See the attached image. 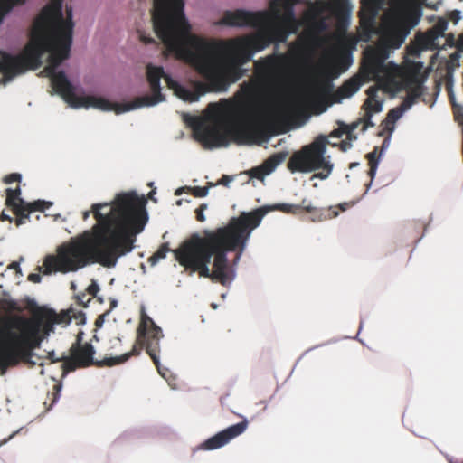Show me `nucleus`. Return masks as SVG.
<instances>
[{
  "label": "nucleus",
  "instance_id": "f257e3e1",
  "mask_svg": "<svg viewBox=\"0 0 463 463\" xmlns=\"http://www.w3.org/2000/svg\"><path fill=\"white\" fill-rule=\"evenodd\" d=\"M184 7V0H154L152 22L165 46L164 55L171 53L184 61L206 81L194 80L190 90L167 77V86L184 101L195 102L207 92L225 91L243 77L242 66L253 54L272 43L266 26L259 27L256 33L225 40L193 34Z\"/></svg>",
  "mask_w": 463,
  "mask_h": 463
},
{
  "label": "nucleus",
  "instance_id": "f03ea898",
  "mask_svg": "<svg viewBox=\"0 0 463 463\" xmlns=\"http://www.w3.org/2000/svg\"><path fill=\"white\" fill-rule=\"evenodd\" d=\"M146 203L132 192L117 194L111 203L92 204L96 223L91 231L60 245L56 255H48L43 274L74 272L93 263L114 268L119 258L134 250L137 236L148 221Z\"/></svg>",
  "mask_w": 463,
  "mask_h": 463
},
{
  "label": "nucleus",
  "instance_id": "7ed1b4c3",
  "mask_svg": "<svg viewBox=\"0 0 463 463\" xmlns=\"http://www.w3.org/2000/svg\"><path fill=\"white\" fill-rule=\"evenodd\" d=\"M267 206L251 212H241L232 217L225 226L215 230H204L203 236L194 234L177 250L175 256L180 265L201 277L226 285L232 279L227 253L235 252V261L244 252L251 232L260 224L268 213Z\"/></svg>",
  "mask_w": 463,
  "mask_h": 463
},
{
  "label": "nucleus",
  "instance_id": "20e7f679",
  "mask_svg": "<svg viewBox=\"0 0 463 463\" xmlns=\"http://www.w3.org/2000/svg\"><path fill=\"white\" fill-rule=\"evenodd\" d=\"M74 23L72 8L66 6V17L61 13L60 4L43 8L33 22L29 43L23 53L14 55L21 57L24 64L23 72L27 69H38L42 65L43 56L50 52L48 64L42 74L56 73L61 63L69 58L72 43Z\"/></svg>",
  "mask_w": 463,
  "mask_h": 463
},
{
  "label": "nucleus",
  "instance_id": "39448f33",
  "mask_svg": "<svg viewBox=\"0 0 463 463\" xmlns=\"http://www.w3.org/2000/svg\"><path fill=\"white\" fill-rule=\"evenodd\" d=\"M137 333V340L130 352L115 357L104 358L103 360H94L95 349L93 345L88 342L82 343V332H80L77 335L75 343L70 348V356H63V364L61 365L63 373L90 365L111 367L120 364L128 361L131 356L139 355L142 349L145 348L158 373L165 376L159 362L160 339L164 336L162 329L155 324L149 316L142 313Z\"/></svg>",
  "mask_w": 463,
  "mask_h": 463
},
{
  "label": "nucleus",
  "instance_id": "423d86ee",
  "mask_svg": "<svg viewBox=\"0 0 463 463\" xmlns=\"http://www.w3.org/2000/svg\"><path fill=\"white\" fill-rule=\"evenodd\" d=\"M41 323L23 316L2 320L0 327V374L20 363L34 365V350L42 343Z\"/></svg>",
  "mask_w": 463,
  "mask_h": 463
},
{
  "label": "nucleus",
  "instance_id": "0eeeda50",
  "mask_svg": "<svg viewBox=\"0 0 463 463\" xmlns=\"http://www.w3.org/2000/svg\"><path fill=\"white\" fill-rule=\"evenodd\" d=\"M216 25L232 27H264L269 32L272 43H286L291 33L298 30L299 23L296 18L292 4L284 0H270L269 10L246 11L237 9L225 11Z\"/></svg>",
  "mask_w": 463,
  "mask_h": 463
},
{
  "label": "nucleus",
  "instance_id": "6e6552de",
  "mask_svg": "<svg viewBox=\"0 0 463 463\" xmlns=\"http://www.w3.org/2000/svg\"><path fill=\"white\" fill-rule=\"evenodd\" d=\"M213 114L208 118H194L191 123L194 138L206 149L225 146L229 139L237 144H250L264 134L262 127L254 121L230 126L221 116V108L210 103Z\"/></svg>",
  "mask_w": 463,
  "mask_h": 463
},
{
  "label": "nucleus",
  "instance_id": "1a4fd4ad",
  "mask_svg": "<svg viewBox=\"0 0 463 463\" xmlns=\"http://www.w3.org/2000/svg\"><path fill=\"white\" fill-rule=\"evenodd\" d=\"M146 76L152 95H145L135 98L132 101L126 103H113L109 100L97 96H79L73 108H95L102 111H115L116 114H121L142 107H151L165 100V96L161 93L160 80L162 78L166 81L167 77L163 67L154 66L151 63L146 65Z\"/></svg>",
  "mask_w": 463,
  "mask_h": 463
},
{
  "label": "nucleus",
  "instance_id": "9d476101",
  "mask_svg": "<svg viewBox=\"0 0 463 463\" xmlns=\"http://www.w3.org/2000/svg\"><path fill=\"white\" fill-rule=\"evenodd\" d=\"M327 144L326 136L316 137L312 143L293 153L288 162V170L291 173H310L323 169L326 173H319L316 176L321 179L327 177L332 170V165L325 157Z\"/></svg>",
  "mask_w": 463,
  "mask_h": 463
},
{
  "label": "nucleus",
  "instance_id": "9b49d317",
  "mask_svg": "<svg viewBox=\"0 0 463 463\" xmlns=\"http://www.w3.org/2000/svg\"><path fill=\"white\" fill-rule=\"evenodd\" d=\"M390 52L380 42L374 47H368L364 53V67L368 73L373 77H379L381 74L399 75L401 69L398 65L393 62L385 63Z\"/></svg>",
  "mask_w": 463,
  "mask_h": 463
},
{
  "label": "nucleus",
  "instance_id": "f8f14e48",
  "mask_svg": "<svg viewBox=\"0 0 463 463\" xmlns=\"http://www.w3.org/2000/svg\"><path fill=\"white\" fill-rule=\"evenodd\" d=\"M288 57L276 52L254 61L256 75L262 80L269 83H276L284 75Z\"/></svg>",
  "mask_w": 463,
  "mask_h": 463
},
{
  "label": "nucleus",
  "instance_id": "ddd939ff",
  "mask_svg": "<svg viewBox=\"0 0 463 463\" xmlns=\"http://www.w3.org/2000/svg\"><path fill=\"white\" fill-rule=\"evenodd\" d=\"M416 24H409L405 19H397L388 24L380 36L379 42L390 52L398 49L404 43L411 27Z\"/></svg>",
  "mask_w": 463,
  "mask_h": 463
},
{
  "label": "nucleus",
  "instance_id": "4468645a",
  "mask_svg": "<svg viewBox=\"0 0 463 463\" xmlns=\"http://www.w3.org/2000/svg\"><path fill=\"white\" fill-rule=\"evenodd\" d=\"M248 420L244 419L242 421L232 425L225 430L218 432L214 436L209 438L199 446V449L213 450L223 447L228 444L232 439L242 434L247 427Z\"/></svg>",
  "mask_w": 463,
  "mask_h": 463
},
{
  "label": "nucleus",
  "instance_id": "2eb2a0df",
  "mask_svg": "<svg viewBox=\"0 0 463 463\" xmlns=\"http://www.w3.org/2000/svg\"><path fill=\"white\" fill-rule=\"evenodd\" d=\"M51 79L53 90L59 94L72 108L79 96L74 91V87L67 78L64 71H58L52 75H45Z\"/></svg>",
  "mask_w": 463,
  "mask_h": 463
},
{
  "label": "nucleus",
  "instance_id": "dca6fc26",
  "mask_svg": "<svg viewBox=\"0 0 463 463\" xmlns=\"http://www.w3.org/2000/svg\"><path fill=\"white\" fill-rule=\"evenodd\" d=\"M23 69L21 57H14V55L0 51V73L3 74L0 83L5 84L11 81L15 76L23 73Z\"/></svg>",
  "mask_w": 463,
  "mask_h": 463
},
{
  "label": "nucleus",
  "instance_id": "f3484780",
  "mask_svg": "<svg viewBox=\"0 0 463 463\" xmlns=\"http://www.w3.org/2000/svg\"><path fill=\"white\" fill-rule=\"evenodd\" d=\"M6 199L5 205L10 208L13 213L16 216L15 218V225L20 226L23 224L21 213L24 205L26 202L21 198V188L18 185L15 189L7 188L5 190Z\"/></svg>",
  "mask_w": 463,
  "mask_h": 463
},
{
  "label": "nucleus",
  "instance_id": "a211bd4d",
  "mask_svg": "<svg viewBox=\"0 0 463 463\" xmlns=\"http://www.w3.org/2000/svg\"><path fill=\"white\" fill-rule=\"evenodd\" d=\"M404 81L407 89V96L401 105L402 110L409 109L422 94L421 86L416 76H406Z\"/></svg>",
  "mask_w": 463,
  "mask_h": 463
},
{
  "label": "nucleus",
  "instance_id": "6ab92c4d",
  "mask_svg": "<svg viewBox=\"0 0 463 463\" xmlns=\"http://www.w3.org/2000/svg\"><path fill=\"white\" fill-rule=\"evenodd\" d=\"M52 205V203L47 202L44 200H36L32 203H27L24 205L22 209V221L23 224H24L30 218V213L33 212H41L43 213L45 210L49 209Z\"/></svg>",
  "mask_w": 463,
  "mask_h": 463
},
{
  "label": "nucleus",
  "instance_id": "aec40b11",
  "mask_svg": "<svg viewBox=\"0 0 463 463\" xmlns=\"http://www.w3.org/2000/svg\"><path fill=\"white\" fill-rule=\"evenodd\" d=\"M361 84H362V81L359 78H351L349 80H347L346 81H345L342 86H340L336 92H335V95L337 96L338 98V100L340 99H346V98H350L351 96H353L355 92L358 91V90L360 89L361 87Z\"/></svg>",
  "mask_w": 463,
  "mask_h": 463
},
{
  "label": "nucleus",
  "instance_id": "412c9836",
  "mask_svg": "<svg viewBox=\"0 0 463 463\" xmlns=\"http://www.w3.org/2000/svg\"><path fill=\"white\" fill-rule=\"evenodd\" d=\"M276 209H280L286 213H297L300 211H305L309 213H317L318 209L315 206H312L307 199H303L301 203L298 205L294 204H280L275 207Z\"/></svg>",
  "mask_w": 463,
  "mask_h": 463
},
{
  "label": "nucleus",
  "instance_id": "4be33fe9",
  "mask_svg": "<svg viewBox=\"0 0 463 463\" xmlns=\"http://www.w3.org/2000/svg\"><path fill=\"white\" fill-rule=\"evenodd\" d=\"M287 157L286 152H279L270 156L264 162V166L268 168V172H272L279 165L283 163Z\"/></svg>",
  "mask_w": 463,
  "mask_h": 463
},
{
  "label": "nucleus",
  "instance_id": "5701e85b",
  "mask_svg": "<svg viewBox=\"0 0 463 463\" xmlns=\"http://www.w3.org/2000/svg\"><path fill=\"white\" fill-rule=\"evenodd\" d=\"M447 27L448 21L445 18H439L432 29L429 32L430 39L434 40L439 36H444Z\"/></svg>",
  "mask_w": 463,
  "mask_h": 463
},
{
  "label": "nucleus",
  "instance_id": "b1692460",
  "mask_svg": "<svg viewBox=\"0 0 463 463\" xmlns=\"http://www.w3.org/2000/svg\"><path fill=\"white\" fill-rule=\"evenodd\" d=\"M366 158L368 160V165H369L368 175L371 177V180H373L376 174L378 161H379V159L377 157V147H375L373 152L368 153L366 155Z\"/></svg>",
  "mask_w": 463,
  "mask_h": 463
},
{
  "label": "nucleus",
  "instance_id": "393cba45",
  "mask_svg": "<svg viewBox=\"0 0 463 463\" xmlns=\"http://www.w3.org/2000/svg\"><path fill=\"white\" fill-rule=\"evenodd\" d=\"M23 3L24 0H0V23L4 16L9 13L14 6Z\"/></svg>",
  "mask_w": 463,
  "mask_h": 463
},
{
  "label": "nucleus",
  "instance_id": "a878e982",
  "mask_svg": "<svg viewBox=\"0 0 463 463\" xmlns=\"http://www.w3.org/2000/svg\"><path fill=\"white\" fill-rule=\"evenodd\" d=\"M355 41L349 39L347 37H343L339 39L337 43V49L340 52H345V56L347 58L349 53H347L348 50H352L355 48Z\"/></svg>",
  "mask_w": 463,
  "mask_h": 463
},
{
  "label": "nucleus",
  "instance_id": "bb28decb",
  "mask_svg": "<svg viewBox=\"0 0 463 463\" xmlns=\"http://www.w3.org/2000/svg\"><path fill=\"white\" fill-rule=\"evenodd\" d=\"M215 186L213 183H208L207 186H194V187H186L187 191L192 194L194 197L202 198L205 197L209 193V188Z\"/></svg>",
  "mask_w": 463,
  "mask_h": 463
},
{
  "label": "nucleus",
  "instance_id": "cd10ccee",
  "mask_svg": "<svg viewBox=\"0 0 463 463\" xmlns=\"http://www.w3.org/2000/svg\"><path fill=\"white\" fill-rule=\"evenodd\" d=\"M170 250L168 243H163L159 249L149 258L151 265H155L158 260L165 258L167 252Z\"/></svg>",
  "mask_w": 463,
  "mask_h": 463
},
{
  "label": "nucleus",
  "instance_id": "c85d7f7f",
  "mask_svg": "<svg viewBox=\"0 0 463 463\" xmlns=\"http://www.w3.org/2000/svg\"><path fill=\"white\" fill-rule=\"evenodd\" d=\"M449 99L452 103L454 118L458 123V125H460L462 127V130H463V106L456 104L454 102V97L451 94H449Z\"/></svg>",
  "mask_w": 463,
  "mask_h": 463
},
{
  "label": "nucleus",
  "instance_id": "c756f323",
  "mask_svg": "<svg viewBox=\"0 0 463 463\" xmlns=\"http://www.w3.org/2000/svg\"><path fill=\"white\" fill-rule=\"evenodd\" d=\"M364 109L366 112L370 111L372 114L377 113L382 110V103L377 99L365 100Z\"/></svg>",
  "mask_w": 463,
  "mask_h": 463
},
{
  "label": "nucleus",
  "instance_id": "7c9ffc66",
  "mask_svg": "<svg viewBox=\"0 0 463 463\" xmlns=\"http://www.w3.org/2000/svg\"><path fill=\"white\" fill-rule=\"evenodd\" d=\"M270 173L271 172H268V168L264 166V163L262 164L261 166L251 169V176L257 179H262L265 175Z\"/></svg>",
  "mask_w": 463,
  "mask_h": 463
},
{
  "label": "nucleus",
  "instance_id": "2f4dec72",
  "mask_svg": "<svg viewBox=\"0 0 463 463\" xmlns=\"http://www.w3.org/2000/svg\"><path fill=\"white\" fill-rule=\"evenodd\" d=\"M373 114L368 111L364 112L363 118L360 119L361 123H363L362 131L364 132L368 128L373 127L374 123L372 121Z\"/></svg>",
  "mask_w": 463,
  "mask_h": 463
},
{
  "label": "nucleus",
  "instance_id": "473e14b6",
  "mask_svg": "<svg viewBox=\"0 0 463 463\" xmlns=\"http://www.w3.org/2000/svg\"><path fill=\"white\" fill-rule=\"evenodd\" d=\"M305 46L300 42H293L289 44V52L294 55H299L304 52Z\"/></svg>",
  "mask_w": 463,
  "mask_h": 463
},
{
  "label": "nucleus",
  "instance_id": "72a5a7b5",
  "mask_svg": "<svg viewBox=\"0 0 463 463\" xmlns=\"http://www.w3.org/2000/svg\"><path fill=\"white\" fill-rule=\"evenodd\" d=\"M333 5L336 12L344 13L347 9L348 1L347 0H334Z\"/></svg>",
  "mask_w": 463,
  "mask_h": 463
},
{
  "label": "nucleus",
  "instance_id": "f704fd0d",
  "mask_svg": "<svg viewBox=\"0 0 463 463\" xmlns=\"http://www.w3.org/2000/svg\"><path fill=\"white\" fill-rule=\"evenodd\" d=\"M208 208L206 203H201L198 208L195 209V217L198 222H204L205 216L203 212Z\"/></svg>",
  "mask_w": 463,
  "mask_h": 463
},
{
  "label": "nucleus",
  "instance_id": "c9c22d12",
  "mask_svg": "<svg viewBox=\"0 0 463 463\" xmlns=\"http://www.w3.org/2000/svg\"><path fill=\"white\" fill-rule=\"evenodd\" d=\"M21 175L18 174V173H13V174H10V175H7L4 177L3 181L5 183V184H12L14 182H20L21 181Z\"/></svg>",
  "mask_w": 463,
  "mask_h": 463
},
{
  "label": "nucleus",
  "instance_id": "e433bc0d",
  "mask_svg": "<svg viewBox=\"0 0 463 463\" xmlns=\"http://www.w3.org/2000/svg\"><path fill=\"white\" fill-rule=\"evenodd\" d=\"M99 291V286L95 280H92L91 284L87 288V293L91 295L93 298H96Z\"/></svg>",
  "mask_w": 463,
  "mask_h": 463
},
{
  "label": "nucleus",
  "instance_id": "4c0bfd02",
  "mask_svg": "<svg viewBox=\"0 0 463 463\" xmlns=\"http://www.w3.org/2000/svg\"><path fill=\"white\" fill-rule=\"evenodd\" d=\"M76 298H77L78 304L84 307H86L88 306V303L90 301V298H87L86 293H80V294L77 295Z\"/></svg>",
  "mask_w": 463,
  "mask_h": 463
},
{
  "label": "nucleus",
  "instance_id": "58836bf2",
  "mask_svg": "<svg viewBox=\"0 0 463 463\" xmlns=\"http://www.w3.org/2000/svg\"><path fill=\"white\" fill-rule=\"evenodd\" d=\"M59 322V319L57 318V316L56 314L54 313H52L50 315V317H48V321L45 325V329L46 330H51L52 328V325L55 324V323H58Z\"/></svg>",
  "mask_w": 463,
  "mask_h": 463
},
{
  "label": "nucleus",
  "instance_id": "ea45409f",
  "mask_svg": "<svg viewBox=\"0 0 463 463\" xmlns=\"http://www.w3.org/2000/svg\"><path fill=\"white\" fill-rule=\"evenodd\" d=\"M404 110H402V107L400 109H391L388 113V118L393 119V120H396L398 119L401 116H402V113L403 112Z\"/></svg>",
  "mask_w": 463,
  "mask_h": 463
},
{
  "label": "nucleus",
  "instance_id": "a19ab883",
  "mask_svg": "<svg viewBox=\"0 0 463 463\" xmlns=\"http://www.w3.org/2000/svg\"><path fill=\"white\" fill-rule=\"evenodd\" d=\"M377 92H378V88H376L375 86H372V87H370V88L366 90V94H367V96H368V98H367V99H366V100H373V99H376Z\"/></svg>",
  "mask_w": 463,
  "mask_h": 463
},
{
  "label": "nucleus",
  "instance_id": "79ce46f5",
  "mask_svg": "<svg viewBox=\"0 0 463 463\" xmlns=\"http://www.w3.org/2000/svg\"><path fill=\"white\" fill-rule=\"evenodd\" d=\"M449 20H451L454 24H457L460 18H461V15H460V11L458 10H453L451 11L449 14Z\"/></svg>",
  "mask_w": 463,
  "mask_h": 463
},
{
  "label": "nucleus",
  "instance_id": "37998d69",
  "mask_svg": "<svg viewBox=\"0 0 463 463\" xmlns=\"http://www.w3.org/2000/svg\"><path fill=\"white\" fill-rule=\"evenodd\" d=\"M232 181V177L230 176V175H223L222 176V178L216 183L214 184L215 185L217 184H220V185H223V186H228L229 184Z\"/></svg>",
  "mask_w": 463,
  "mask_h": 463
},
{
  "label": "nucleus",
  "instance_id": "c03bdc74",
  "mask_svg": "<svg viewBox=\"0 0 463 463\" xmlns=\"http://www.w3.org/2000/svg\"><path fill=\"white\" fill-rule=\"evenodd\" d=\"M27 279L33 283H40L42 280V277L39 273H31Z\"/></svg>",
  "mask_w": 463,
  "mask_h": 463
},
{
  "label": "nucleus",
  "instance_id": "a18cd8bd",
  "mask_svg": "<svg viewBox=\"0 0 463 463\" xmlns=\"http://www.w3.org/2000/svg\"><path fill=\"white\" fill-rule=\"evenodd\" d=\"M361 123L360 120L356 121V122H354L348 126H345V128H348V136L352 135V132H354L359 126V124Z\"/></svg>",
  "mask_w": 463,
  "mask_h": 463
},
{
  "label": "nucleus",
  "instance_id": "49530a36",
  "mask_svg": "<svg viewBox=\"0 0 463 463\" xmlns=\"http://www.w3.org/2000/svg\"><path fill=\"white\" fill-rule=\"evenodd\" d=\"M446 42L449 46H455L456 45V40L455 36L452 33H449L446 35Z\"/></svg>",
  "mask_w": 463,
  "mask_h": 463
},
{
  "label": "nucleus",
  "instance_id": "de8ad7c7",
  "mask_svg": "<svg viewBox=\"0 0 463 463\" xmlns=\"http://www.w3.org/2000/svg\"><path fill=\"white\" fill-rule=\"evenodd\" d=\"M345 126H348L347 124H345L343 122L339 123V128H337L339 130V134L341 135V137L345 134L346 136H348V128H345Z\"/></svg>",
  "mask_w": 463,
  "mask_h": 463
},
{
  "label": "nucleus",
  "instance_id": "09e8293b",
  "mask_svg": "<svg viewBox=\"0 0 463 463\" xmlns=\"http://www.w3.org/2000/svg\"><path fill=\"white\" fill-rule=\"evenodd\" d=\"M0 221H8L9 222H13L14 219L10 215L5 213V211H3L0 214Z\"/></svg>",
  "mask_w": 463,
  "mask_h": 463
},
{
  "label": "nucleus",
  "instance_id": "8fccbe9b",
  "mask_svg": "<svg viewBox=\"0 0 463 463\" xmlns=\"http://www.w3.org/2000/svg\"><path fill=\"white\" fill-rule=\"evenodd\" d=\"M351 146H352V144L350 142H348L347 140L342 141L340 144V148L342 151H346L349 148H351Z\"/></svg>",
  "mask_w": 463,
  "mask_h": 463
},
{
  "label": "nucleus",
  "instance_id": "3c124183",
  "mask_svg": "<svg viewBox=\"0 0 463 463\" xmlns=\"http://www.w3.org/2000/svg\"><path fill=\"white\" fill-rule=\"evenodd\" d=\"M62 1L63 0H52L51 3L49 5H45L43 8H47L49 6H53L54 5L59 3L60 5H61V13L63 14V13H62Z\"/></svg>",
  "mask_w": 463,
  "mask_h": 463
},
{
  "label": "nucleus",
  "instance_id": "603ef678",
  "mask_svg": "<svg viewBox=\"0 0 463 463\" xmlns=\"http://www.w3.org/2000/svg\"><path fill=\"white\" fill-rule=\"evenodd\" d=\"M8 269H14V270H16V272L21 273V269H20V265H19V263H18V262H15V261L12 262V263L8 266Z\"/></svg>",
  "mask_w": 463,
  "mask_h": 463
},
{
  "label": "nucleus",
  "instance_id": "864d4df0",
  "mask_svg": "<svg viewBox=\"0 0 463 463\" xmlns=\"http://www.w3.org/2000/svg\"><path fill=\"white\" fill-rule=\"evenodd\" d=\"M187 186H183L175 190V195H181L183 193H189L187 191Z\"/></svg>",
  "mask_w": 463,
  "mask_h": 463
},
{
  "label": "nucleus",
  "instance_id": "5fc2aeb1",
  "mask_svg": "<svg viewBox=\"0 0 463 463\" xmlns=\"http://www.w3.org/2000/svg\"><path fill=\"white\" fill-rule=\"evenodd\" d=\"M49 356H50V358H51L52 363L60 362V361L63 362V357L62 358H54V353L53 352L50 353Z\"/></svg>",
  "mask_w": 463,
  "mask_h": 463
},
{
  "label": "nucleus",
  "instance_id": "6e6d98bb",
  "mask_svg": "<svg viewBox=\"0 0 463 463\" xmlns=\"http://www.w3.org/2000/svg\"><path fill=\"white\" fill-rule=\"evenodd\" d=\"M141 41L144 42L145 43H154V40L152 38L146 37V36H143V35H141Z\"/></svg>",
  "mask_w": 463,
  "mask_h": 463
},
{
  "label": "nucleus",
  "instance_id": "4d7b16f0",
  "mask_svg": "<svg viewBox=\"0 0 463 463\" xmlns=\"http://www.w3.org/2000/svg\"><path fill=\"white\" fill-rule=\"evenodd\" d=\"M103 321V316H99L95 322L96 326H101Z\"/></svg>",
  "mask_w": 463,
  "mask_h": 463
},
{
  "label": "nucleus",
  "instance_id": "13d9d810",
  "mask_svg": "<svg viewBox=\"0 0 463 463\" xmlns=\"http://www.w3.org/2000/svg\"><path fill=\"white\" fill-rule=\"evenodd\" d=\"M330 137H341V135L339 134V130L338 129H335L331 132L330 134Z\"/></svg>",
  "mask_w": 463,
  "mask_h": 463
},
{
  "label": "nucleus",
  "instance_id": "bf43d9fd",
  "mask_svg": "<svg viewBox=\"0 0 463 463\" xmlns=\"http://www.w3.org/2000/svg\"><path fill=\"white\" fill-rule=\"evenodd\" d=\"M346 139L352 144V141L356 139V136L352 132V135L346 136Z\"/></svg>",
  "mask_w": 463,
  "mask_h": 463
},
{
  "label": "nucleus",
  "instance_id": "052dcab7",
  "mask_svg": "<svg viewBox=\"0 0 463 463\" xmlns=\"http://www.w3.org/2000/svg\"><path fill=\"white\" fill-rule=\"evenodd\" d=\"M332 90V85L330 83H327L326 85H325V87L323 88V90L325 92H329L330 90Z\"/></svg>",
  "mask_w": 463,
  "mask_h": 463
},
{
  "label": "nucleus",
  "instance_id": "680f3d73",
  "mask_svg": "<svg viewBox=\"0 0 463 463\" xmlns=\"http://www.w3.org/2000/svg\"><path fill=\"white\" fill-rule=\"evenodd\" d=\"M90 213V211L83 212L82 218H83L84 221H86L89 218Z\"/></svg>",
  "mask_w": 463,
  "mask_h": 463
},
{
  "label": "nucleus",
  "instance_id": "e2e57ef3",
  "mask_svg": "<svg viewBox=\"0 0 463 463\" xmlns=\"http://www.w3.org/2000/svg\"><path fill=\"white\" fill-rule=\"evenodd\" d=\"M14 436V433H13L12 435H10V436L8 437V439H5L2 442H0V446H1V445H3V444H5V443H6V442H7V440L11 439Z\"/></svg>",
  "mask_w": 463,
  "mask_h": 463
},
{
  "label": "nucleus",
  "instance_id": "0e129e2a",
  "mask_svg": "<svg viewBox=\"0 0 463 463\" xmlns=\"http://www.w3.org/2000/svg\"><path fill=\"white\" fill-rule=\"evenodd\" d=\"M116 306H117V301L116 300H112L111 307H115Z\"/></svg>",
  "mask_w": 463,
  "mask_h": 463
},
{
  "label": "nucleus",
  "instance_id": "69168bd1",
  "mask_svg": "<svg viewBox=\"0 0 463 463\" xmlns=\"http://www.w3.org/2000/svg\"><path fill=\"white\" fill-rule=\"evenodd\" d=\"M98 299H99V301L100 303H102V302H103V299H102V298H98Z\"/></svg>",
  "mask_w": 463,
  "mask_h": 463
},
{
  "label": "nucleus",
  "instance_id": "338daca9",
  "mask_svg": "<svg viewBox=\"0 0 463 463\" xmlns=\"http://www.w3.org/2000/svg\"><path fill=\"white\" fill-rule=\"evenodd\" d=\"M320 25H321V27H323L324 26V23L320 22Z\"/></svg>",
  "mask_w": 463,
  "mask_h": 463
}]
</instances>
